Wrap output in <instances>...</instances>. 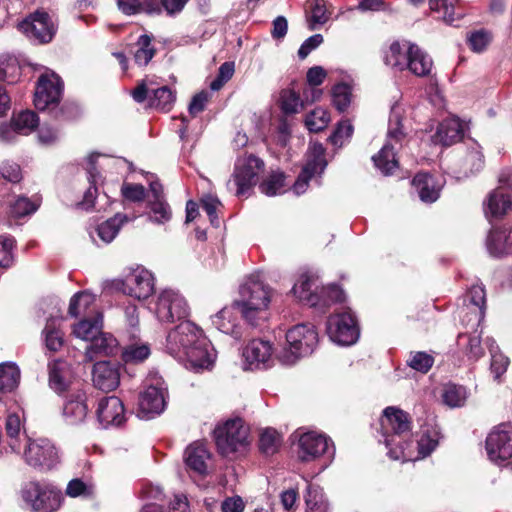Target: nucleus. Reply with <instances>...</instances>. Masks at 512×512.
I'll list each match as a JSON object with an SVG mask.
<instances>
[{
  "mask_svg": "<svg viewBox=\"0 0 512 512\" xmlns=\"http://www.w3.org/2000/svg\"><path fill=\"white\" fill-rule=\"evenodd\" d=\"M167 352L177 359H186V367L195 373L214 367L216 351L203 331L190 321H182L166 339Z\"/></svg>",
  "mask_w": 512,
  "mask_h": 512,
  "instance_id": "obj_1",
  "label": "nucleus"
},
{
  "mask_svg": "<svg viewBox=\"0 0 512 512\" xmlns=\"http://www.w3.org/2000/svg\"><path fill=\"white\" fill-rule=\"evenodd\" d=\"M381 433L388 456L393 460H408L409 447L407 438L410 435L411 421L409 415L396 407H387L380 419Z\"/></svg>",
  "mask_w": 512,
  "mask_h": 512,
  "instance_id": "obj_2",
  "label": "nucleus"
},
{
  "mask_svg": "<svg viewBox=\"0 0 512 512\" xmlns=\"http://www.w3.org/2000/svg\"><path fill=\"white\" fill-rule=\"evenodd\" d=\"M269 303V289L258 275H251L247 278L240 286L239 299L235 301L242 317L253 327H258L267 320Z\"/></svg>",
  "mask_w": 512,
  "mask_h": 512,
  "instance_id": "obj_3",
  "label": "nucleus"
},
{
  "mask_svg": "<svg viewBox=\"0 0 512 512\" xmlns=\"http://www.w3.org/2000/svg\"><path fill=\"white\" fill-rule=\"evenodd\" d=\"M319 343L318 332L314 325L301 323L286 332V346L277 354L284 365H293L300 358L311 355Z\"/></svg>",
  "mask_w": 512,
  "mask_h": 512,
  "instance_id": "obj_4",
  "label": "nucleus"
},
{
  "mask_svg": "<svg viewBox=\"0 0 512 512\" xmlns=\"http://www.w3.org/2000/svg\"><path fill=\"white\" fill-rule=\"evenodd\" d=\"M63 93V81L55 73L39 77L35 91L34 104L39 111H48L55 119H69V107L60 106Z\"/></svg>",
  "mask_w": 512,
  "mask_h": 512,
  "instance_id": "obj_5",
  "label": "nucleus"
},
{
  "mask_svg": "<svg viewBox=\"0 0 512 512\" xmlns=\"http://www.w3.org/2000/svg\"><path fill=\"white\" fill-rule=\"evenodd\" d=\"M406 137L401 124V108L395 104L391 108V115L389 118L387 141L378 154L372 157L375 166L384 174L391 175L398 167V162L395 158V145L402 144Z\"/></svg>",
  "mask_w": 512,
  "mask_h": 512,
  "instance_id": "obj_6",
  "label": "nucleus"
},
{
  "mask_svg": "<svg viewBox=\"0 0 512 512\" xmlns=\"http://www.w3.org/2000/svg\"><path fill=\"white\" fill-rule=\"evenodd\" d=\"M24 502L34 512H55L62 503V493L47 482L31 481L21 491Z\"/></svg>",
  "mask_w": 512,
  "mask_h": 512,
  "instance_id": "obj_7",
  "label": "nucleus"
},
{
  "mask_svg": "<svg viewBox=\"0 0 512 512\" xmlns=\"http://www.w3.org/2000/svg\"><path fill=\"white\" fill-rule=\"evenodd\" d=\"M263 169L264 162L254 155L237 158L232 178L227 182V188L235 191L238 197L246 196L258 182L259 173Z\"/></svg>",
  "mask_w": 512,
  "mask_h": 512,
  "instance_id": "obj_8",
  "label": "nucleus"
},
{
  "mask_svg": "<svg viewBox=\"0 0 512 512\" xmlns=\"http://www.w3.org/2000/svg\"><path fill=\"white\" fill-rule=\"evenodd\" d=\"M249 428L241 418L229 419L214 429L218 451L227 456L244 449L248 444Z\"/></svg>",
  "mask_w": 512,
  "mask_h": 512,
  "instance_id": "obj_9",
  "label": "nucleus"
},
{
  "mask_svg": "<svg viewBox=\"0 0 512 512\" xmlns=\"http://www.w3.org/2000/svg\"><path fill=\"white\" fill-rule=\"evenodd\" d=\"M166 395L167 387L162 377L150 376L139 395L138 416L142 419H151L160 415L166 406Z\"/></svg>",
  "mask_w": 512,
  "mask_h": 512,
  "instance_id": "obj_10",
  "label": "nucleus"
},
{
  "mask_svg": "<svg viewBox=\"0 0 512 512\" xmlns=\"http://www.w3.org/2000/svg\"><path fill=\"white\" fill-rule=\"evenodd\" d=\"M23 456L29 466L40 471H50L60 463L58 449L46 438L28 439L24 445Z\"/></svg>",
  "mask_w": 512,
  "mask_h": 512,
  "instance_id": "obj_11",
  "label": "nucleus"
},
{
  "mask_svg": "<svg viewBox=\"0 0 512 512\" xmlns=\"http://www.w3.org/2000/svg\"><path fill=\"white\" fill-rule=\"evenodd\" d=\"M114 289L138 300H145L155 290L154 275L142 266H137L125 275L124 279L113 282Z\"/></svg>",
  "mask_w": 512,
  "mask_h": 512,
  "instance_id": "obj_12",
  "label": "nucleus"
},
{
  "mask_svg": "<svg viewBox=\"0 0 512 512\" xmlns=\"http://www.w3.org/2000/svg\"><path fill=\"white\" fill-rule=\"evenodd\" d=\"M157 319L163 323L183 320L189 315V306L185 298L174 289H163L158 294L152 308Z\"/></svg>",
  "mask_w": 512,
  "mask_h": 512,
  "instance_id": "obj_13",
  "label": "nucleus"
},
{
  "mask_svg": "<svg viewBox=\"0 0 512 512\" xmlns=\"http://www.w3.org/2000/svg\"><path fill=\"white\" fill-rule=\"evenodd\" d=\"M326 329L330 340L341 346L352 345L359 338V328L350 311L331 315L327 320Z\"/></svg>",
  "mask_w": 512,
  "mask_h": 512,
  "instance_id": "obj_14",
  "label": "nucleus"
},
{
  "mask_svg": "<svg viewBox=\"0 0 512 512\" xmlns=\"http://www.w3.org/2000/svg\"><path fill=\"white\" fill-rule=\"evenodd\" d=\"M327 166L325 148L321 143H312L306 153V162L293 185V192L301 195L306 192L309 181L316 175H321Z\"/></svg>",
  "mask_w": 512,
  "mask_h": 512,
  "instance_id": "obj_15",
  "label": "nucleus"
},
{
  "mask_svg": "<svg viewBox=\"0 0 512 512\" xmlns=\"http://www.w3.org/2000/svg\"><path fill=\"white\" fill-rule=\"evenodd\" d=\"M18 28L30 40L39 44L50 42L56 33V26L51 16L43 10L30 14L18 24Z\"/></svg>",
  "mask_w": 512,
  "mask_h": 512,
  "instance_id": "obj_16",
  "label": "nucleus"
},
{
  "mask_svg": "<svg viewBox=\"0 0 512 512\" xmlns=\"http://www.w3.org/2000/svg\"><path fill=\"white\" fill-rule=\"evenodd\" d=\"M486 451L489 459L503 463L512 458V425L502 423L494 427L486 438Z\"/></svg>",
  "mask_w": 512,
  "mask_h": 512,
  "instance_id": "obj_17",
  "label": "nucleus"
},
{
  "mask_svg": "<svg viewBox=\"0 0 512 512\" xmlns=\"http://www.w3.org/2000/svg\"><path fill=\"white\" fill-rule=\"evenodd\" d=\"M334 453L333 443L323 434L311 431L301 434L298 439L297 455L302 462L313 461L325 454L332 458Z\"/></svg>",
  "mask_w": 512,
  "mask_h": 512,
  "instance_id": "obj_18",
  "label": "nucleus"
},
{
  "mask_svg": "<svg viewBox=\"0 0 512 512\" xmlns=\"http://www.w3.org/2000/svg\"><path fill=\"white\" fill-rule=\"evenodd\" d=\"M88 410L87 395L83 388H73L65 395L62 415L67 424L78 425L84 422Z\"/></svg>",
  "mask_w": 512,
  "mask_h": 512,
  "instance_id": "obj_19",
  "label": "nucleus"
},
{
  "mask_svg": "<svg viewBox=\"0 0 512 512\" xmlns=\"http://www.w3.org/2000/svg\"><path fill=\"white\" fill-rule=\"evenodd\" d=\"M273 349L269 341L253 339L243 350V357L248 368H268L273 363Z\"/></svg>",
  "mask_w": 512,
  "mask_h": 512,
  "instance_id": "obj_20",
  "label": "nucleus"
},
{
  "mask_svg": "<svg viewBox=\"0 0 512 512\" xmlns=\"http://www.w3.org/2000/svg\"><path fill=\"white\" fill-rule=\"evenodd\" d=\"M49 386L58 395H67L73 388H82L80 383H74L67 362L55 360L48 365Z\"/></svg>",
  "mask_w": 512,
  "mask_h": 512,
  "instance_id": "obj_21",
  "label": "nucleus"
},
{
  "mask_svg": "<svg viewBox=\"0 0 512 512\" xmlns=\"http://www.w3.org/2000/svg\"><path fill=\"white\" fill-rule=\"evenodd\" d=\"M239 314L241 312L235 303L230 307H224L211 317L212 325L222 333L231 335L234 339H240L243 336V329L238 320Z\"/></svg>",
  "mask_w": 512,
  "mask_h": 512,
  "instance_id": "obj_22",
  "label": "nucleus"
},
{
  "mask_svg": "<svg viewBox=\"0 0 512 512\" xmlns=\"http://www.w3.org/2000/svg\"><path fill=\"white\" fill-rule=\"evenodd\" d=\"M97 417L103 427L119 426L125 420L124 406L116 396H107L99 401Z\"/></svg>",
  "mask_w": 512,
  "mask_h": 512,
  "instance_id": "obj_23",
  "label": "nucleus"
},
{
  "mask_svg": "<svg viewBox=\"0 0 512 512\" xmlns=\"http://www.w3.org/2000/svg\"><path fill=\"white\" fill-rule=\"evenodd\" d=\"M92 381L96 388L102 391H112L120 383L119 368L108 361H98L94 364Z\"/></svg>",
  "mask_w": 512,
  "mask_h": 512,
  "instance_id": "obj_24",
  "label": "nucleus"
},
{
  "mask_svg": "<svg viewBox=\"0 0 512 512\" xmlns=\"http://www.w3.org/2000/svg\"><path fill=\"white\" fill-rule=\"evenodd\" d=\"M118 350V342L115 337L108 333L98 334L85 348L87 361H94L100 357L112 356Z\"/></svg>",
  "mask_w": 512,
  "mask_h": 512,
  "instance_id": "obj_25",
  "label": "nucleus"
},
{
  "mask_svg": "<svg viewBox=\"0 0 512 512\" xmlns=\"http://www.w3.org/2000/svg\"><path fill=\"white\" fill-rule=\"evenodd\" d=\"M317 279L314 276L303 274L292 288V292L299 301L313 307L321 303Z\"/></svg>",
  "mask_w": 512,
  "mask_h": 512,
  "instance_id": "obj_26",
  "label": "nucleus"
},
{
  "mask_svg": "<svg viewBox=\"0 0 512 512\" xmlns=\"http://www.w3.org/2000/svg\"><path fill=\"white\" fill-rule=\"evenodd\" d=\"M20 75L16 59H0V82L14 83ZM10 98L0 84V116L9 109Z\"/></svg>",
  "mask_w": 512,
  "mask_h": 512,
  "instance_id": "obj_27",
  "label": "nucleus"
},
{
  "mask_svg": "<svg viewBox=\"0 0 512 512\" xmlns=\"http://www.w3.org/2000/svg\"><path fill=\"white\" fill-rule=\"evenodd\" d=\"M421 201L432 203L439 198L441 186L428 173H418L412 180Z\"/></svg>",
  "mask_w": 512,
  "mask_h": 512,
  "instance_id": "obj_28",
  "label": "nucleus"
},
{
  "mask_svg": "<svg viewBox=\"0 0 512 512\" xmlns=\"http://www.w3.org/2000/svg\"><path fill=\"white\" fill-rule=\"evenodd\" d=\"M484 213L487 218H498L505 215L511 207L509 195L501 188H497L489 193L484 202Z\"/></svg>",
  "mask_w": 512,
  "mask_h": 512,
  "instance_id": "obj_29",
  "label": "nucleus"
},
{
  "mask_svg": "<svg viewBox=\"0 0 512 512\" xmlns=\"http://www.w3.org/2000/svg\"><path fill=\"white\" fill-rule=\"evenodd\" d=\"M462 133V125L459 119L449 118L439 124L433 138L435 143L450 146L461 139Z\"/></svg>",
  "mask_w": 512,
  "mask_h": 512,
  "instance_id": "obj_30",
  "label": "nucleus"
},
{
  "mask_svg": "<svg viewBox=\"0 0 512 512\" xmlns=\"http://www.w3.org/2000/svg\"><path fill=\"white\" fill-rule=\"evenodd\" d=\"M407 68L416 76L430 75L433 67L432 58L418 45L411 44Z\"/></svg>",
  "mask_w": 512,
  "mask_h": 512,
  "instance_id": "obj_31",
  "label": "nucleus"
},
{
  "mask_svg": "<svg viewBox=\"0 0 512 512\" xmlns=\"http://www.w3.org/2000/svg\"><path fill=\"white\" fill-rule=\"evenodd\" d=\"M210 459V454L202 443H194L187 447L185 451L186 465L199 475L207 473V461Z\"/></svg>",
  "mask_w": 512,
  "mask_h": 512,
  "instance_id": "obj_32",
  "label": "nucleus"
},
{
  "mask_svg": "<svg viewBox=\"0 0 512 512\" xmlns=\"http://www.w3.org/2000/svg\"><path fill=\"white\" fill-rule=\"evenodd\" d=\"M410 42H393L384 54V62L387 66L397 71H403L407 68L409 59Z\"/></svg>",
  "mask_w": 512,
  "mask_h": 512,
  "instance_id": "obj_33",
  "label": "nucleus"
},
{
  "mask_svg": "<svg viewBox=\"0 0 512 512\" xmlns=\"http://www.w3.org/2000/svg\"><path fill=\"white\" fill-rule=\"evenodd\" d=\"M5 430L8 438V445L14 453H21L22 440L21 436L27 443L29 438L22 433V421L17 413H9L6 417Z\"/></svg>",
  "mask_w": 512,
  "mask_h": 512,
  "instance_id": "obj_34",
  "label": "nucleus"
},
{
  "mask_svg": "<svg viewBox=\"0 0 512 512\" xmlns=\"http://www.w3.org/2000/svg\"><path fill=\"white\" fill-rule=\"evenodd\" d=\"M118 9L125 15L146 13L148 15H159L161 7L157 0H117Z\"/></svg>",
  "mask_w": 512,
  "mask_h": 512,
  "instance_id": "obj_35",
  "label": "nucleus"
},
{
  "mask_svg": "<svg viewBox=\"0 0 512 512\" xmlns=\"http://www.w3.org/2000/svg\"><path fill=\"white\" fill-rule=\"evenodd\" d=\"M100 155L98 153H92L87 157V174L90 187L86 190L80 206L85 210H90L94 207V200L97 194L96 182L99 172L96 168V161Z\"/></svg>",
  "mask_w": 512,
  "mask_h": 512,
  "instance_id": "obj_36",
  "label": "nucleus"
},
{
  "mask_svg": "<svg viewBox=\"0 0 512 512\" xmlns=\"http://www.w3.org/2000/svg\"><path fill=\"white\" fill-rule=\"evenodd\" d=\"M512 244V231L492 229L487 237V249L494 257L503 255Z\"/></svg>",
  "mask_w": 512,
  "mask_h": 512,
  "instance_id": "obj_37",
  "label": "nucleus"
},
{
  "mask_svg": "<svg viewBox=\"0 0 512 512\" xmlns=\"http://www.w3.org/2000/svg\"><path fill=\"white\" fill-rule=\"evenodd\" d=\"M468 301V308L474 315L475 320L479 323L485 315L486 310V293L483 285H473L465 298Z\"/></svg>",
  "mask_w": 512,
  "mask_h": 512,
  "instance_id": "obj_38",
  "label": "nucleus"
},
{
  "mask_svg": "<svg viewBox=\"0 0 512 512\" xmlns=\"http://www.w3.org/2000/svg\"><path fill=\"white\" fill-rule=\"evenodd\" d=\"M304 500L307 510L310 512H328L329 504L324 496L322 488L309 482L306 486Z\"/></svg>",
  "mask_w": 512,
  "mask_h": 512,
  "instance_id": "obj_39",
  "label": "nucleus"
},
{
  "mask_svg": "<svg viewBox=\"0 0 512 512\" xmlns=\"http://www.w3.org/2000/svg\"><path fill=\"white\" fill-rule=\"evenodd\" d=\"M484 167V156L478 143H473L461 162L460 173L463 177L473 175Z\"/></svg>",
  "mask_w": 512,
  "mask_h": 512,
  "instance_id": "obj_40",
  "label": "nucleus"
},
{
  "mask_svg": "<svg viewBox=\"0 0 512 512\" xmlns=\"http://www.w3.org/2000/svg\"><path fill=\"white\" fill-rule=\"evenodd\" d=\"M102 328V316L97 314L93 319H83L73 328V334L84 341L90 342Z\"/></svg>",
  "mask_w": 512,
  "mask_h": 512,
  "instance_id": "obj_41",
  "label": "nucleus"
},
{
  "mask_svg": "<svg viewBox=\"0 0 512 512\" xmlns=\"http://www.w3.org/2000/svg\"><path fill=\"white\" fill-rule=\"evenodd\" d=\"M439 432L432 427H425L421 430L417 440L418 456L416 459L429 456L438 446Z\"/></svg>",
  "mask_w": 512,
  "mask_h": 512,
  "instance_id": "obj_42",
  "label": "nucleus"
},
{
  "mask_svg": "<svg viewBox=\"0 0 512 512\" xmlns=\"http://www.w3.org/2000/svg\"><path fill=\"white\" fill-rule=\"evenodd\" d=\"M129 220L126 214L117 213L114 217L100 224L97 228V234L105 243H110L118 234L121 226Z\"/></svg>",
  "mask_w": 512,
  "mask_h": 512,
  "instance_id": "obj_43",
  "label": "nucleus"
},
{
  "mask_svg": "<svg viewBox=\"0 0 512 512\" xmlns=\"http://www.w3.org/2000/svg\"><path fill=\"white\" fill-rule=\"evenodd\" d=\"M20 382V370L15 363L0 364V391L11 392Z\"/></svg>",
  "mask_w": 512,
  "mask_h": 512,
  "instance_id": "obj_44",
  "label": "nucleus"
},
{
  "mask_svg": "<svg viewBox=\"0 0 512 512\" xmlns=\"http://www.w3.org/2000/svg\"><path fill=\"white\" fill-rule=\"evenodd\" d=\"M306 18L310 30L324 25L330 18V12L327 10L324 0L312 1L309 10L306 11Z\"/></svg>",
  "mask_w": 512,
  "mask_h": 512,
  "instance_id": "obj_45",
  "label": "nucleus"
},
{
  "mask_svg": "<svg viewBox=\"0 0 512 512\" xmlns=\"http://www.w3.org/2000/svg\"><path fill=\"white\" fill-rule=\"evenodd\" d=\"M175 93L167 86L152 89L149 104L152 108L169 111L175 102Z\"/></svg>",
  "mask_w": 512,
  "mask_h": 512,
  "instance_id": "obj_46",
  "label": "nucleus"
},
{
  "mask_svg": "<svg viewBox=\"0 0 512 512\" xmlns=\"http://www.w3.org/2000/svg\"><path fill=\"white\" fill-rule=\"evenodd\" d=\"M59 320L55 318L48 319L43 330L45 336V345L48 350L56 352L63 346V334L59 330Z\"/></svg>",
  "mask_w": 512,
  "mask_h": 512,
  "instance_id": "obj_47",
  "label": "nucleus"
},
{
  "mask_svg": "<svg viewBox=\"0 0 512 512\" xmlns=\"http://www.w3.org/2000/svg\"><path fill=\"white\" fill-rule=\"evenodd\" d=\"M458 0H429L431 11L441 14L442 20L446 24H453L460 18L461 14L455 13V5Z\"/></svg>",
  "mask_w": 512,
  "mask_h": 512,
  "instance_id": "obj_48",
  "label": "nucleus"
},
{
  "mask_svg": "<svg viewBox=\"0 0 512 512\" xmlns=\"http://www.w3.org/2000/svg\"><path fill=\"white\" fill-rule=\"evenodd\" d=\"M12 121L20 135L30 134L39 124L37 114L31 110L18 113L12 118Z\"/></svg>",
  "mask_w": 512,
  "mask_h": 512,
  "instance_id": "obj_49",
  "label": "nucleus"
},
{
  "mask_svg": "<svg viewBox=\"0 0 512 512\" xmlns=\"http://www.w3.org/2000/svg\"><path fill=\"white\" fill-rule=\"evenodd\" d=\"M150 209L149 219L157 224H164L171 219L172 212L168 203L163 199L148 200Z\"/></svg>",
  "mask_w": 512,
  "mask_h": 512,
  "instance_id": "obj_50",
  "label": "nucleus"
},
{
  "mask_svg": "<svg viewBox=\"0 0 512 512\" xmlns=\"http://www.w3.org/2000/svg\"><path fill=\"white\" fill-rule=\"evenodd\" d=\"M442 397L447 406L457 408L465 404L467 392L463 386L448 384L444 388Z\"/></svg>",
  "mask_w": 512,
  "mask_h": 512,
  "instance_id": "obj_51",
  "label": "nucleus"
},
{
  "mask_svg": "<svg viewBox=\"0 0 512 512\" xmlns=\"http://www.w3.org/2000/svg\"><path fill=\"white\" fill-rule=\"evenodd\" d=\"M150 355V348L146 344H131L122 351V359L126 364H138Z\"/></svg>",
  "mask_w": 512,
  "mask_h": 512,
  "instance_id": "obj_52",
  "label": "nucleus"
},
{
  "mask_svg": "<svg viewBox=\"0 0 512 512\" xmlns=\"http://www.w3.org/2000/svg\"><path fill=\"white\" fill-rule=\"evenodd\" d=\"M319 296L321 299V303L317 305L319 309H325L329 307L331 304L340 303L345 300V294L343 290L335 284H331L327 287H322Z\"/></svg>",
  "mask_w": 512,
  "mask_h": 512,
  "instance_id": "obj_53",
  "label": "nucleus"
},
{
  "mask_svg": "<svg viewBox=\"0 0 512 512\" xmlns=\"http://www.w3.org/2000/svg\"><path fill=\"white\" fill-rule=\"evenodd\" d=\"M351 97V87L346 83H338L332 89L333 104L340 112L345 111L349 107Z\"/></svg>",
  "mask_w": 512,
  "mask_h": 512,
  "instance_id": "obj_54",
  "label": "nucleus"
},
{
  "mask_svg": "<svg viewBox=\"0 0 512 512\" xmlns=\"http://www.w3.org/2000/svg\"><path fill=\"white\" fill-rule=\"evenodd\" d=\"M280 446V435L275 429H265L259 439V448L266 455H273Z\"/></svg>",
  "mask_w": 512,
  "mask_h": 512,
  "instance_id": "obj_55",
  "label": "nucleus"
},
{
  "mask_svg": "<svg viewBox=\"0 0 512 512\" xmlns=\"http://www.w3.org/2000/svg\"><path fill=\"white\" fill-rule=\"evenodd\" d=\"M95 301V296L87 291L76 293L70 300L68 312L77 317L82 311H86Z\"/></svg>",
  "mask_w": 512,
  "mask_h": 512,
  "instance_id": "obj_56",
  "label": "nucleus"
},
{
  "mask_svg": "<svg viewBox=\"0 0 512 512\" xmlns=\"http://www.w3.org/2000/svg\"><path fill=\"white\" fill-rule=\"evenodd\" d=\"M285 176L282 172L271 173L259 186L261 192L267 196H275L282 193Z\"/></svg>",
  "mask_w": 512,
  "mask_h": 512,
  "instance_id": "obj_57",
  "label": "nucleus"
},
{
  "mask_svg": "<svg viewBox=\"0 0 512 512\" xmlns=\"http://www.w3.org/2000/svg\"><path fill=\"white\" fill-rule=\"evenodd\" d=\"M407 364L413 370L427 373L434 364V357L423 351L411 352Z\"/></svg>",
  "mask_w": 512,
  "mask_h": 512,
  "instance_id": "obj_58",
  "label": "nucleus"
},
{
  "mask_svg": "<svg viewBox=\"0 0 512 512\" xmlns=\"http://www.w3.org/2000/svg\"><path fill=\"white\" fill-rule=\"evenodd\" d=\"M138 49L135 52V62L145 66L153 58L155 50L151 46V38L148 35H141L137 41Z\"/></svg>",
  "mask_w": 512,
  "mask_h": 512,
  "instance_id": "obj_59",
  "label": "nucleus"
},
{
  "mask_svg": "<svg viewBox=\"0 0 512 512\" xmlns=\"http://www.w3.org/2000/svg\"><path fill=\"white\" fill-rule=\"evenodd\" d=\"M39 204L25 196H19L10 203V212L14 217L20 218L34 213Z\"/></svg>",
  "mask_w": 512,
  "mask_h": 512,
  "instance_id": "obj_60",
  "label": "nucleus"
},
{
  "mask_svg": "<svg viewBox=\"0 0 512 512\" xmlns=\"http://www.w3.org/2000/svg\"><path fill=\"white\" fill-rule=\"evenodd\" d=\"M330 121L329 114L322 108L314 109L305 119L307 128L312 132L323 130Z\"/></svg>",
  "mask_w": 512,
  "mask_h": 512,
  "instance_id": "obj_61",
  "label": "nucleus"
},
{
  "mask_svg": "<svg viewBox=\"0 0 512 512\" xmlns=\"http://www.w3.org/2000/svg\"><path fill=\"white\" fill-rule=\"evenodd\" d=\"M299 96L292 90H284L281 93V109L285 114H295L302 108Z\"/></svg>",
  "mask_w": 512,
  "mask_h": 512,
  "instance_id": "obj_62",
  "label": "nucleus"
},
{
  "mask_svg": "<svg viewBox=\"0 0 512 512\" xmlns=\"http://www.w3.org/2000/svg\"><path fill=\"white\" fill-rule=\"evenodd\" d=\"M235 71L233 62H224L218 69L216 78L211 82L210 88L213 91L220 90L226 82H228Z\"/></svg>",
  "mask_w": 512,
  "mask_h": 512,
  "instance_id": "obj_63",
  "label": "nucleus"
},
{
  "mask_svg": "<svg viewBox=\"0 0 512 512\" xmlns=\"http://www.w3.org/2000/svg\"><path fill=\"white\" fill-rule=\"evenodd\" d=\"M353 133V126L348 120H343L338 123L334 133L329 137L330 142L334 146L341 147L346 139H349Z\"/></svg>",
  "mask_w": 512,
  "mask_h": 512,
  "instance_id": "obj_64",
  "label": "nucleus"
}]
</instances>
